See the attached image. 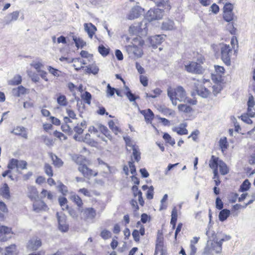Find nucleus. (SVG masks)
I'll return each mask as SVG.
<instances>
[{
	"mask_svg": "<svg viewBox=\"0 0 255 255\" xmlns=\"http://www.w3.org/2000/svg\"><path fill=\"white\" fill-rule=\"evenodd\" d=\"M11 232V228L5 226H0V241L5 242L10 238V237H8L7 235H10Z\"/></svg>",
	"mask_w": 255,
	"mask_h": 255,
	"instance_id": "ddd939ff",
	"label": "nucleus"
},
{
	"mask_svg": "<svg viewBox=\"0 0 255 255\" xmlns=\"http://www.w3.org/2000/svg\"><path fill=\"white\" fill-rule=\"evenodd\" d=\"M140 113L144 116L146 122H150L153 119V113L149 109L146 110H142L140 111Z\"/></svg>",
	"mask_w": 255,
	"mask_h": 255,
	"instance_id": "393cba45",
	"label": "nucleus"
},
{
	"mask_svg": "<svg viewBox=\"0 0 255 255\" xmlns=\"http://www.w3.org/2000/svg\"><path fill=\"white\" fill-rule=\"evenodd\" d=\"M234 13L233 11H224L223 18L227 22H230L234 19Z\"/></svg>",
	"mask_w": 255,
	"mask_h": 255,
	"instance_id": "4c0bfd02",
	"label": "nucleus"
},
{
	"mask_svg": "<svg viewBox=\"0 0 255 255\" xmlns=\"http://www.w3.org/2000/svg\"><path fill=\"white\" fill-rule=\"evenodd\" d=\"M154 188L152 186L149 187L146 193V198L148 199H152L153 197Z\"/></svg>",
	"mask_w": 255,
	"mask_h": 255,
	"instance_id": "e2e57ef3",
	"label": "nucleus"
},
{
	"mask_svg": "<svg viewBox=\"0 0 255 255\" xmlns=\"http://www.w3.org/2000/svg\"><path fill=\"white\" fill-rule=\"evenodd\" d=\"M100 236L104 240H107L111 238L112 233L110 231L105 229L101 232Z\"/></svg>",
	"mask_w": 255,
	"mask_h": 255,
	"instance_id": "8fccbe9b",
	"label": "nucleus"
},
{
	"mask_svg": "<svg viewBox=\"0 0 255 255\" xmlns=\"http://www.w3.org/2000/svg\"><path fill=\"white\" fill-rule=\"evenodd\" d=\"M47 69L49 72L52 74L54 76L58 77L59 76V71L55 68H53L52 67L49 66L47 67Z\"/></svg>",
	"mask_w": 255,
	"mask_h": 255,
	"instance_id": "bf43d9fd",
	"label": "nucleus"
},
{
	"mask_svg": "<svg viewBox=\"0 0 255 255\" xmlns=\"http://www.w3.org/2000/svg\"><path fill=\"white\" fill-rule=\"evenodd\" d=\"M21 82V77L19 75H17L8 81V84L10 85H17L20 84Z\"/></svg>",
	"mask_w": 255,
	"mask_h": 255,
	"instance_id": "72a5a7b5",
	"label": "nucleus"
},
{
	"mask_svg": "<svg viewBox=\"0 0 255 255\" xmlns=\"http://www.w3.org/2000/svg\"><path fill=\"white\" fill-rule=\"evenodd\" d=\"M163 11L160 8L150 9L146 13V17L149 21L161 19L163 16Z\"/></svg>",
	"mask_w": 255,
	"mask_h": 255,
	"instance_id": "6e6552de",
	"label": "nucleus"
},
{
	"mask_svg": "<svg viewBox=\"0 0 255 255\" xmlns=\"http://www.w3.org/2000/svg\"><path fill=\"white\" fill-rule=\"evenodd\" d=\"M126 49L129 57L132 58L141 57L143 54L142 50L141 47L134 44L126 46Z\"/></svg>",
	"mask_w": 255,
	"mask_h": 255,
	"instance_id": "423d86ee",
	"label": "nucleus"
},
{
	"mask_svg": "<svg viewBox=\"0 0 255 255\" xmlns=\"http://www.w3.org/2000/svg\"><path fill=\"white\" fill-rule=\"evenodd\" d=\"M167 95L174 106L177 104V100L179 102H185L186 100V91L180 86L177 87L174 90L171 88H169L167 90Z\"/></svg>",
	"mask_w": 255,
	"mask_h": 255,
	"instance_id": "f257e3e1",
	"label": "nucleus"
},
{
	"mask_svg": "<svg viewBox=\"0 0 255 255\" xmlns=\"http://www.w3.org/2000/svg\"><path fill=\"white\" fill-rule=\"evenodd\" d=\"M210 246L213 252L217 254L221 253L222 250V245L217 239L210 242Z\"/></svg>",
	"mask_w": 255,
	"mask_h": 255,
	"instance_id": "aec40b11",
	"label": "nucleus"
},
{
	"mask_svg": "<svg viewBox=\"0 0 255 255\" xmlns=\"http://www.w3.org/2000/svg\"><path fill=\"white\" fill-rule=\"evenodd\" d=\"M127 149L129 151H130L131 150V149H128V147ZM131 149L132 150V155L135 160L137 162L139 161L140 159V153L135 146L133 147L132 148H131Z\"/></svg>",
	"mask_w": 255,
	"mask_h": 255,
	"instance_id": "c9c22d12",
	"label": "nucleus"
},
{
	"mask_svg": "<svg viewBox=\"0 0 255 255\" xmlns=\"http://www.w3.org/2000/svg\"><path fill=\"white\" fill-rule=\"evenodd\" d=\"M91 94L88 92H85V93L82 95V98L89 105L91 104Z\"/></svg>",
	"mask_w": 255,
	"mask_h": 255,
	"instance_id": "3c124183",
	"label": "nucleus"
},
{
	"mask_svg": "<svg viewBox=\"0 0 255 255\" xmlns=\"http://www.w3.org/2000/svg\"><path fill=\"white\" fill-rule=\"evenodd\" d=\"M165 36L164 35H156L150 37L148 40L151 45L153 48H156L157 45H159L162 42Z\"/></svg>",
	"mask_w": 255,
	"mask_h": 255,
	"instance_id": "f8f14e48",
	"label": "nucleus"
},
{
	"mask_svg": "<svg viewBox=\"0 0 255 255\" xmlns=\"http://www.w3.org/2000/svg\"><path fill=\"white\" fill-rule=\"evenodd\" d=\"M0 195L5 199L10 198L9 188L6 183H4L0 188Z\"/></svg>",
	"mask_w": 255,
	"mask_h": 255,
	"instance_id": "412c9836",
	"label": "nucleus"
},
{
	"mask_svg": "<svg viewBox=\"0 0 255 255\" xmlns=\"http://www.w3.org/2000/svg\"><path fill=\"white\" fill-rule=\"evenodd\" d=\"M56 216L58 222V228L60 231L66 232L68 231L69 227L66 223V217L62 214L57 212Z\"/></svg>",
	"mask_w": 255,
	"mask_h": 255,
	"instance_id": "1a4fd4ad",
	"label": "nucleus"
},
{
	"mask_svg": "<svg viewBox=\"0 0 255 255\" xmlns=\"http://www.w3.org/2000/svg\"><path fill=\"white\" fill-rule=\"evenodd\" d=\"M212 79L214 82L217 83V84L221 82L223 80L222 76L219 75L215 73L212 74Z\"/></svg>",
	"mask_w": 255,
	"mask_h": 255,
	"instance_id": "13d9d810",
	"label": "nucleus"
},
{
	"mask_svg": "<svg viewBox=\"0 0 255 255\" xmlns=\"http://www.w3.org/2000/svg\"><path fill=\"white\" fill-rule=\"evenodd\" d=\"M221 58L223 62L227 65L231 64V56L232 53V48L227 44H221Z\"/></svg>",
	"mask_w": 255,
	"mask_h": 255,
	"instance_id": "20e7f679",
	"label": "nucleus"
},
{
	"mask_svg": "<svg viewBox=\"0 0 255 255\" xmlns=\"http://www.w3.org/2000/svg\"><path fill=\"white\" fill-rule=\"evenodd\" d=\"M26 92V89L22 86H19L16 88H14L12 90V94L15 97H20Z\"/></svg>",
	"mask_w": 255,
	"mask_h": 255,
	"instance_id": "a878e982",
	"label": "nucleus"
},
{
	"mask_svg": "<svg viewBox=\"0 0 255 255\" xmlns=\"http://www.w3.org/2000/svg\"><path fill=\"white\" fill-rule=\"evenodd\" d=\"M30 65L33 67L37 71V72H39V71L42 70L41 68L43 66V64L40 62H34L33 61L30 64Z\"/></svg>",
	"mask_w": 255,
	"mask_h": 255,
	"instance_id": "4d7b16f0",
	"label": "nucleus"
},
{
	"mask_svg": "<svg viewBox=\"0 0 255 255\" xmlns=\"http://www.w3.org/2000/svg\"><path fill=\"white\" fill-rule=\"evenodd\" d=\"M213 93L215 96H216L222 90V87L220 85L216 84L212 87Z\"/></svg>",
	"mask_w": 255,
	"mask_h": 255,
	"instance_id": "69168bd1",
	"label": "nucleus"
},
{
	"mask_svg": "<svg viewBox=\"0 0 255 255\" xmlns=\"http://www.w3.org/2000/svg\"><path fill=\"white\" fill-rule=\"evenodd\" d=\"M251 184L248 179L245 180L241 184L240 188V191L244 192L249 189Z\"/></svg>",
	"mask_w": 255,
	"mask_h": 255,
	"instance_id": "79ce46f5",
	"label": "nucleus"
},
{
	"mask_svg": "<svg viewBox=\"0 0 255 255\" xmlns=\"http://www.w3.org/2000/svg\"><path fill=\"white\" fill-rule=\"evenodd\" d=\"M61 129L63 131L67 132L69 134H72L73 133L72 126L70 125L65 124L62 125Z\"/></svg>",
	"mask_w": 255,
	"mask_h": 255,
	"instance_id": "a18cd8bd",
	"label": "nucleus"
},
{
	"mask_svg": "<svg viewBox=\"0 0 255 255\" xmlns=\"http://www.w3.org/2000/svg\"><path fill=\"white\" fill-rule=\"evenodd\" d=\"M101 131L104 134V135L107 137L109 139H112V136L109 133V130L107 127L101 126L100 127Z\"/></svg>",
	"mask_w": 255,
	"mask_h": 255,
	"instance_id": "6e6d98bb",
	"label": "nucleus"
},
{
	"mask_svg": "<svg viewBox=\"0 0 255 255\" xmlns=\"http://www.w3.org/2000/svg\"><path fill=\"white\" fill-rule=\"evenodd\" d=\"M116 89L114 88H112L109 84L107 85V94L108 97H112L113 96Z\"/></svg>",
	"mask_w": 255,
	"mask_h": 255,
	"instance_id": "052dcab7",
	"label": "nucleus"
},
{
	"mask_svg": "<svg viewBox=\"0 0 255 255\" xmlns=\"http://www.w3.org/2000/svg\"><path fill=\"white\" fill-rule=\"evenodd\" d=\"M57 103L61 106H66L67 104V101L65 96L60 95L57 99Z\"/></svg>",
	"mask_w": 255,
	"mask_h": 255,
	"instance_id": "e433bc0d",
	"label": "nucleus"
},
{
	"mask_svg": "<svg viewBox=\"0 0 255 255\" xmlns=\"http://www.w3.org/2000/svg\"><path fill=\"white\" fill-rule=\"evenodd\" d=\"M219 146L222 149V152H224L228 147L227 138L223 137L220 138L219 140Z\"/></svg>",
	"mask_w": 255,
	"mask_h": 255,
	"instance_id": "473e14b6",
	"label": "nucleus"
},
{
	"mask_svg": "<svg viewBox=\"0 0 255 255\" xmlns=\"http://www.w3.org/2000/svg\"><path fill=\"white\" fill-rule=\"evenodd\" d=\"M70 199L73 202H74L78 207H81L83 205V202L80 197L76 195L73 194L71 195Z\"/></svg>",
	"mask_w": 255,
	"mask_h": 255,
	"instance_id": "c756f323",
	"label": "nucleus"
},
{
	"mask_svg": "<svg viewBox=\"0 0 255 255\" xmlns=\"http://www.w3.org/2000/svg\"><path fill=\"white\" fill-rule=\"evenodd\" d=\"M11 133L16 135L20 136L25 139L28 138L26 128L23 127L17 126L14 128L11 131Z\"/></svg>",
	"mask_w": 255,
	"mask_h": 255,
	"instance_id": "2eb2a0df",
	"label": "nucleus"
},
{
	"mask_svg": "<svg viewBox=\"0 0 255 255\" xmlns=\"http://www.w3.org/2000/svg\"><path fill=\"white\" fill-rule=\"evenodd\" d=\"M73 39L74 41L75 45L77 48H82L86 45V42L80 38L73 36Z\"/></svg>",
	"mask_w": 255,
	"mask_h": 255,
	"instance_id": "ea45409f",
	"label": "nucleus"
},
{
	"mask_svg": "<svg viewBox=\"0 0 255 255\" xmlns=\"http://www.w3.org/2000/svg\"><path fill=\"white\" fill-rule=\"evenodd\" d=\"M42 245L41 241L38 238L35 237L31 238L27 243V248L31 251H36Z\"/></svg>",
	"mask_w": 255,
	"mask_h": 255,
	"instance_id": "9d476101",
	"label": "nucleus"
},
{
	"mask_svg": "<svg viewBox=\"0 0 255 255\" xmlns=\"http://www.w3.org/2000/svg\"><path fill=\"white\" fill-rule=\"evenodd\" d=\"M44 171L45 173L49 176L51 177L53 176V170L52 166L48 164L45 163L44 165Z\"/></svg>",
	"mask_w": 255,
	"mask_h": 255,
	"instance_id": "de8ad7c7",
	"label": "nucleus"
},
{
	"mask_svg": "<svg viewBox=\"0 0 255 255\" xmlns=\"http://www.w3.org/2000/svg\"><path fill=\"white\" fill-rule=\"evenodd\" d=\"M126 89L127 91L126 95L130 102L135 101L136 99L139 98V97L135 96L131 92L128 87H126Z\"/></svg>",
	"mask_w": 255,
	"mask_h": 255,
	"instance_id": "37998d69",
	"label": "nucleus"
},
{
	"mask_svg": "<svg viewBox=\"0 0 255 255\" xmlns=\"http://www.w3.org/2000/svg\"><path fill=\"white\" fill-rule=\"evenodd\" d=\"M109 127L116 134H117L120 131L118 127L115 126L114 122L112 120L109 122Z\"/></svg>",
	"mask_w": 255,
	"mask_h": 255,
	"instance_id": "864d4df0",
	"label": "nucleus"
},
{
	"mask_svg": "<svg viewBox=\"0 0 255 255\" xmlns=\"http://www.w3.org/2000/svg\"><path fill=\"white\" fill-rule=\"evenodd\" d=\"M203 254L204 255H213V251L212 250V248L210 246V242H208L205 248L204 249V251L203 252Z\"/></svg>",
	"mask_w": 255,
	"mask_h": 255,
	"instance_id": "09e8293b",
	"label": "nucleus"
},
{
	"mask_svg": "<svg viewBox=\"0 0 255 255\" xmlns=\"http://www.w3.org/2000/svg\"><path fill=\"white\" fill-rule=\"evenodd\" d=\"M84 26L85 30L88 33L89 36L92 38L97 30L96 26L91 23H85Z\"/></svg>",
	"mask_w": 255,
	"mask_h": 255,
	"instance_id": "4be33fe9",
	"label": "nucleus"
},
{
	"mask_svg": "<svg viewBox=\"0 0 255 255\" xmlns=\"http://www.w3.org/2000/svg\"><path fill=\"white\" fill-rule=\"evenodd\" d=\"M68 62H74L76 63L77 62H79L81 65H86L87 64L86 60L82 59L80 58H71Z\"/></svg>",
	"mask_w": 255,
	"mask_h": 255,
	"instance_id": "338daca9",
	"label": "nucleus"
},
{
	"mask_svg": "<svg viewBox=\"0 0 255 255\" xmlns=\"http://www.w3.org/2000/svg\"><path fill=\"white\" fill-rule=\"evenodd\" d=\"M59 203L63 210H67L69 206L67 205V200L66 198L60 197L58 199Z\"/></svg>",
	"mask_w": 255,
	"mask_h": 255,
	"instance_id": "7c9ffc66",
	"label": "nucleus"
},
{
	"mask_svg": "<svg viewBox=\"0 0 255 255\" xmlns=\"http://www.w3.org/2000/svg\"><path fill=\"white\" fill-rule=\"evenodd\" d=\"M80 211L82 217L85 219H93L96 215V211L93 208H85Z\"/></svg>",
	"mask_w": 255,
	"mask_h": 255,
	"instance_id": "9b49d317",
	"label": "nucleus"
},
{
	"mask_svg": "<svg viewBox=\"0 0 255 255\" xmlns=\"http://www.w3.org/2000/svg\"><path fill=\"white\" fill-rule=\"evenodd\" d=\"M83 159V156H80L77 157L76 162L79 164L78 170L86 178H90L92 176H96L97 172H94L92 170L89 169L86 165L82 164L81 161Z\"/></svg>",
	"mask_w": 255,
	"mask_h": 255,
	"instance_id": "39448f33",
	"label": "nucleus"
},
{
	"mask_svg": "<svg viewBox=\"0 0 255 255\" xmlns=\"http://www.w3.org/2000/svg\"><path fill=\"white\" fill-rule=\"evenodd\" d=\"M164 251L163 248L155 247V250L154 255H163Z\"/></svg>",
	"mask_w": 255,
	"mask_h": 255,
	"instance_id": "774afa93",
	"label": "nucleus"
},
{
	"mask_svg": "<svg viewBox=\"0 0 255 255\" xmlns=\"http://www.w3.org/2000/svg\"><path fill=\"white\" fill-rule=\"evenodd\" d=\"M163 138L171 145H173L175 143V140L172 138L171 136L167 133H165L163 136Z\"/></svg>",
	"mask_w": 255,
	"mask_h": 255,
	"instance_id": "49530a36",
	"label": "nucleus"
},
{
	"mask_svg": "<svg viewBox=\"0 0 255 255\" xmlns=\"http://www.w3.org/2000/svg\"><path fill=\"white\" fill-rule=\"evenodd\" d=\"M178 110L184 113H189L192 111V108L190 106L185 104H180L178 106Z\"/></svg>",
	"mask_w": 255,
	"mask_h": 255,
	"instance_id": "58836bf2",
	"label": "nucleus"
},
{
	"mask_svg": "<svg viewBox=\"0 0 255 255\" xmlns=\"http://www.w3.org/2000/svg\"><path fill=\"white\" fill-rule=\"evenodd\" d=\"M230 215V211L228 209L222 210L219 215V219L220 221H225Z\"/></svg>",
	"mask_w": 255,
	"mask_h": 255,
	"instance_id": "cd10ccee",
	"label": "nucleus"
},
{
	"mask_svg": "<svg viewBox=\"0 0 255 255\" xmlns=\"http://www.w3.org/2000/svg\"><path fill=\"white\" fill-rule=\"evenodd\" d=\"M152 92L154 93V95L146 93V97L155 98L161 94L162 91L159 88H156L153 90Z\"/></svg>",
	"mask_w": 255,
	"mask_h": 255,
	"instance_id": "603ef678",
	"label": "nucleus"
},
{
	"mask_svg": "<svg viewBox=\"0 0 255 255\" xmlns=\"http://www.w3.org/2000/svg\"><path fill=\"white\" fill-rule=\"evenodd\" d=\"M177 220V210L176 207H174L171 213V219L170 224L172 225L173 228L175 227L176 223Z\"/></svg>",
	"mask_w": 255,
	"mask_h": 255,
	"instance_id": "c85d7f7f",
	"label": "nucleus"
},
{
	"mask_svg": "<svg viewBox=\"0 0 255 255\" xmlns=\"http://www.w3.org/2000/svg\"><path fill=\"white\" fill-rule=\"evenodd\" d=\"M204 59H201L200 63L196 62H190L188 64H185V70L189 73L201 74H202L204 71V68L201 65V63H203Z\"/></svg>",
	"mask_w": 255,
	"mask_h": 255,
	"instance_id": "7ed1b4c3",
	"label": "nucleus"
},
{
	"mask_svg": "<svg viewBox=\"0 0 255 255\" xmlns=\"http://www.w3.org/2000/svg\"><path fill=\"white\" fill-rule=\"evenodd\" d=\"M29 190L31 193L29 195V197L31 198H35L37 196V192L36 189L34 187H30L29 188Z\"/></svg>",
	"mask_w": 255,
	"mask_h": 255,
	"instance_id": "0e129e2a",
	"label": "nucleus"
},
{
	"mask_svg": "<svg viewBox=\"0 0 255 255\" xmlns=\"http://www.w3.org/2000/svg\"><path fill=\"white\" fill-rule=\"evenodd\" d=\"M73 127V130L76 133L78 134H82L84 131V128H86V122L85 121L82 122L80 124L78 123Z\"/></svg>",
	"mask_w": 255,
	"mask_h": 255,
	"instance_id": "5701e85b",
	"label": "nucleus"
},
{
	"mask_svg": "<svg viewBox=\"0 0 255 255\" xmlns=\"http://www.w3.org/2000/svg\"><path fill=\"white\" fill-rule=\"evenodd\" d=\"M27 162L24 160H17V169H25L27 168Z\"/></svg>",
	"mask_w": 255,
	"mask_h": 255,
	"instance_id": "5fc2aeb1",
	"label": "nucleus"
},
{
	"mask_svg": "<svg viewBox=\"0 0 255 255\" xmlns=\"http://www.w3.org/2000/svg\"><path fill=\"white\" fill-rule=\"evenodd\" d=\"M209 166L211 168L218 169L219 167L220 172L222 175H226L228 173L229 169L226 164L218 157L212 155L209 161Z\"/></svg>",
	"mask_w": 255,
	"mask_h": 255,
	"instance_id": "f03ea898",
	"label": "nucleus"
},
{
	"mask_svg": "<svg viewBox=\"0 0 255 255\" xmlns=\"http://www.w3.org/2000/svg\"><path fill=\"white\" fill-rule=\"evenodd\" d=\"M215 73L219 75L222 76V75L224 73L225 69L223 67L220 66L218 65L215 66Z\"/></svg>",
	"mask_w": 255,
	"mask_h": 255,
	"instance_id": "680f3d73",
	"label": "nucleus"
},
{
	"mask_svg": "<svg viewBox=\"0 0 255 255\" xmlns=\"http://www.w3.org/2000/svg\"><path fill=\"white\" fill-rule=\"evenodd\" d=\"M19 15L18 11H15L13 12L8 14L4 17V22L6 24H9L12 21H15L17 19Z\"/></svg>",
	"mask_w": 255,
	"mask_h": 255,
	"instance_id": "a211bd4d",
	"label": "nucleus"
},
{
	"mask_svg": "<svg viewBox=\"0 0 255 255\" xmlns=\"http://www.w3.org/2000/svg\"><path fill=\"white\" fill-rule=\"evenodd\" d=\"M187 127L186 123H182L178 127H175L172 128V130L176 132L179 135H185L188 134V130L186 128Z\"/></svg>",
	"mask_w": 255,
	"mask_h": 255,
	"instance_id": "6ab92c4d",
	"label": "nucleus"
},
{
	"mask_svg": "<svg viewBox=\"0 0 255 255\" xmlns=\"http://www.w3.org/2000/svg\"><path fill=\"white\" fill-rule=\"evenodd\" d=\"M109 49L105 47L103 45H100L98 47L99 52L103 56H106L109 53Z\"/></svg>",
	"mask_w": 255,
	"mask_h": 255,
	"instance_id": "a19ab883",
	"label": "nucleus"
},
{
	"mask_svg": "<svg viewBox=\"0 0 255 255\" xmlns=\"http://www.w3.org/2000/svg\"><path fill=\"white\" fill-rule=\"evenodd\" d=\"M174 23L172 20L166 19L162 23L161 28L163 30H171L174 29Z\"/></svg>",
	"mask_w": 255,
	"mask_h": 255,
	"instance_id": "b1692460",
	"label": "nucleus"
},
{
	"mask_svg": "<svg viewBox=\"0 0 255 255\" xmlns=\"http://www.w3.org/2000/svg\"><path fill=\"white\" fill-rule=\"evenodd\" d=\"M16 254V246L11 245L5 249V255H14Z\"/></svg>",
	"mask_w": 255,
	"mask_h": 255,
	"instance_id": "f704fd0d",
	"label": "nucleus"
},
{
	"mask_svg": "<svg viewBox=\"0 0 255 255\" xmlns=\"http://www.w3.org/2000/svg\"><path fill=\"white\" fill-rule=\"evenodd\" d=\"M155 247H159V248H163L164 247L163 237L162 234L160 233L159 231H158V234L157 235Z\"/></svg>",
	"mask_w": 255,
	"mask_h": 255,
	"instance_id": "2f4dec72",
	"label": "nucleus"
},
{
	"mask_svg": "<svg viewBox=\"0 0 255 255\" xmlns=\"http://www.w3.org/2000/svg\"><path fill=\"white\" fill-rule=\"evenodd\" d=\"M142 9L139 6H134L130 11V13L128 15V19H133L134 18H136L139 16L141 14Z\"/></svg>",
	"mask_w": 255,
	"mask_h": 255,
	"instance_id": "f3484780",
	"label": "nucleus"
},
{
	"mask_svg": "<svg viewBox=\"0 0 255 255\" xmlns=\"http://www.w3.org/2000/svg\"><path fill=\"white\" fill-rule=\"evenodd\" d=\"M199 81L197 80V81L194 84V88H195L198 95L203 98H207L210 94V91L205 87L199 88Z\"/></svg>",
	"mask_w": 255,
	"mask_h": 255,
	"instance_id": "4468645a",
	"label": "nucleus"
},
{
	"mask_svg": "<svg viewBox=\"0 0 255 255\" xmlns=\"http://www.w3.org/2000/svg\"><path fill=\"white\" fill-rule=\"evenodd\" d=\"M17 159L12 158L9 161L7 164V168L10 169H13L15 168H17Z\"/></svg>",
	"mask_w": 255,
	"mask_h": 255,
	"instance_id": "c03bdc74",
	"label": "nucleus"
},
{
	"mask_svg": "<svg viewBox=\"0 0 255 255\" xmlns=\"http://www.w3.org/2000/svg\"><path fill=\"white\" fill-rule=\"evenodd\" d=\"M33 210L38 213L42 210H46L47 208L45 203L42 200H36L33 204Z\"/></svg>",
	"mask_w": 255,
	"mask_h": 255,
	"instance_id": "dca6fc26",
	"label": "nucleus"
},
{
	"mask_svg": "<svg viewBox=\"0 0 255 255\" xmlns=\"http://www.w3.org/2000/svg\"><path fill=\"white\" fill-rule=\"evenodd\" d=\"M50 157L52 160L53 164L55 166L59 168L63 166L64 163L63 161L60 158L58 157L57 156L51 153Z\"/></svg>",
	"mask_w": 255,
	"mask_h": 255,
	"instance_id": "bb28decb",
	"label": "nucleus"
},
{
	"mask_svg": "<svg viewBox=\"0 0 255 255\" xmlns=\"http://www.w3.org/2000/svg\"><path fill=\"white\" fill-rule=\"evenodd\" d=\"M147 23L143 21L136 26H130L129 31H132L135 34L138 36H145L147 33Z\"/></svg>",
	"mask_w": 255,
	"mask_h": 255,
	"instance_id": "0eeeda50",
	"label": "nucleus"
}]
</instances>
